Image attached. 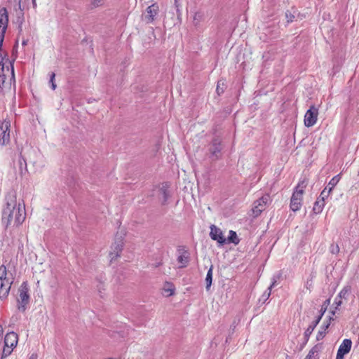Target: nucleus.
Segmentation results:
<instances>
[{
  "label": "nucleus",
  "mask_w": 359,
  "mask_h": 359,
  "mask_svg": "<svg viewBox=\"0 0 359 359\" xmlns=\"http://www.w3.org/2000/svg\"><path fill=\"white\" fill-rule=\"evenodd\" d=\"M26 212L24 204L19 203L18 206L15 204L8 203L6 207L3 210L2 222L6 227H8L12 223L14 226H19L25 219Z\"/></svg>",
  "instance_id": "f257e3e1"
},
{
  "label": "nucleus",
  "mask_w": 359,
  "mask_h": 359,
  "mask_svg": "<svg viewBox=\"0 0 359 359\" xmlns=\"http://www.w3.org/2000/svg\"><path fill=\"white\" fill-rule=\"evenodd\" d=\"M11 278L7 276V270L4 265L0 266V298H6L12 285Z\"/></svg>",
  "instance_id": "f03ea898"
},
{
  "label": "nucleus",
  "mask_w": 359,
  "mask_h": 359,
  "mask_svg": "<svg viewBox=\"0 0 359 359\" xmlns=\"http://www.w3.org/2000/svg\"><path fill=\"white\" fill-rule=\"evenodd\" d=\"M18 292L19 296L17 299V307L19 311L24 313L27 309V306L29 303L30 299L29 294V288L27 283L23 282L21 284L18 290Z\"/></svg>",
  "instance_id": "7ed1b4c3"
},
{
  "label": "nucleus",
  "mask_w": 359,
  "mask_h": 359,
  "mask_svg": "<svg viewBox=\"0 0 359 359\" xmlns=\"http://www.w3.org/2000/svg\"><path fill=\"white\" fill-rule=\"evenodd\" d=\"M306 185L304 181L299 182L296 187V190L292 194L290 200V208L294 212L299 210L302 207L304 189Z\"/></svg>",
  "instance_id": "20e7f679"
},
{
  "label": "nucleus",
  "mask_w": 359,
  "mask_h": 359,
  "mask_svg": "<svg viewBox=\"0 0 359 359\" xmlns=\"http://www.w3.org/2000/svg\"><path fill=\"white\" fill-rule=\"evenodd\" d=\"M270 201V196L266 194L255 201L252 209L254 217L259 216L262 212L265 210Z\"/></svg>",
  "instance_id": "39448f33"
},
{
  "label": "nucleus",
  "mask_w": 359,
  "mask_h": 359,
  "mask_svg": "<svg viewBox=\"0 0 359 359\" xmlns=\"http://www.w3.org/2000/svg\"><path fill=\"white\" fill-rule=\"evenodd\" d=\"M123 238L122 236H116V238L114 243L112 244L111 247V250L109 252V257L111 259V262L117 257H120L121 252L123 250Z\"/></svg>",
  "instance_id": "423d86ee"
},
{
  "label": "nucleus",
  "mask_w": 359,
  "mask_h": 359,
  "mask_svg": "<svg viewBox=\"0 0 359 359\" xmlns=\"http://www.w3.org/2000/svg\"><path fill=\"white\" fill-rule=\"evenodd\" d=\"M10 127L9 121L4 120L0 122V145H6L10 142Z\"/></svg>",
  "instance_id": "0eeeda50"
},
{
  "label": "nucleus",
  "mask_w": 359,
  "mask_h": 359,
  "mask_svg": "<svg viewBox=\"0 0 359 359\" xmlns=\"http://www.w3.org/2000/svg\"><path fill=\"white\" fill-rule=\"evenodd\" d=\"M318 115V109L315 106H311L307 110L304 116V124L306 127L314 126L317 121Z\"/></svg>",
  "instance_id": "6e6552de"
},
{
  "label": "nucleus",
  "mask_w": 359,
  "mask_h": 359,
  "mask_svg": "<svg viewBox=\"0 0 359 359\" xmlns=\"http://www.w3.org/2000/svg\"><path fill=\"white\" fill-rule=\"evenodd\" d=\"M222 149V141L219 138H215L210 144L209 151L210 157L213 160H217L221 156V151Z\"/></svg>",
  "instance_id": "1a4fd4ad"
},
{
  "label": "nucleus",
  "mask_w": 359,
  "mask_h": 359,
  "mask_svg": "<svg viewBox=\"0 0 359 359\" xmlns=\"http://www.w3.org/2000/svg\"><path fill=\"white\" fill-rule=\"evenodd\" d=\"M352 346V341L349 339H345L339 347L336 359H344V355L349 353Z\"/></svg>",
  "instance_id": "9d476101"
},
{
  "label": "nucleus",
  "mask_w": 359,
  "mask_h": 359,
  "mask_svg": "<svg viewBox=\"0 0 359 359\" xmlns=\"http://www.w3.org/2000/svg\"><path fill=\"white\" fill-rule=\"evenodd\" d=\"M210 236L212 240L217 241L220 245H224L226 243V238L223 236L221 229L214 224L210 226Z\"/></svg>",
  "instance_id": "9b49d317"
},
{
  "label": "nucleus",
  "mask_w": 359,
  "mask_h": 359,
  "mask_svg": "<svg viewBox=\"0 0 359 359\" xmlns=\"http://www.w3.org/2000/svg\"><path fill=\"white\" fill-rule=\"evenodd\" d=\"M158 6L156 4H153L147 8L144 20L147 23H150L154 20L155 17L158 13Z\"/></svg>",
  "instance_id": "f8f14e48"
},
{
  "label": "nucleus",
  "mask_w": 359,
  "mask_h": 359,
  "mask_svg": "<svg viewBox=\"0 0 359 359\" xmlns=\"http://www.w3.org/2000/svg\"><path fill=\"white\" fill-rule=\"evenodd\" d=\"M170 184L168 182L163 183L158 189V196L162 200V204H165L169 196Z\"/></svg>",
  "instance_id": "ddd939ff"
},
{
  "label": "nucleus",
  "mask_w": 359,
  "mask_h": 359,
  "mask_svg": "<svg viewBox=\"0 0 359 359\" xmlns=\"http://www.w3.org/2000/svg\"><path fill=\"white\" fill-rule=\"evenodd\" d=\"M18 341V336L16 333L11 332L7 333L4 338V345L8 347H15Z\"/></svg>",
  "instance_id": "4468645a"
},
{
  "label": "nucleus",
  "mask_w": 359,
  "mask_h": 359,
  "mask_svg": "<svg viewBox=\"0 0 359 359\" xmlns=\"http://www.w3.org/2000/svg\"><path fill=\"white\" fill-rule=\"evenodd\" d=\"M4 58L0 55V89L3 90L6 88V74L4 69Z\"/></svg>",
  "instance_id": "2eb2a0df"
},
{
  "label": "nucleus",
  "mask_w": 359,
  "mask_h": 359,
  "mask_svg": "<svg viewBox=\"0 0 359 359\" xmlns=\"http://www.w3.org/2000/svg\"><path fill=\"white\" fill-rule=\"evenodd\" d=\"M321 319V316H318L317 319L312 322V323L308 327V328L304 332V337L305 338H309V336L311 334L313 331L314 330L316 325L319 323L320 320Z\"/></svg>",
  "instance_id": "dca6fc26"
},
{
  "label": "nucleus",
  "mask_w": 359,
  "mask_h": 359,
  "mask_svg": "<svg viewBox=\"0 0 359 359\" xmlns=\"http://www.w3.org/2000/svg\"><path fill=\"white\" fill-rule=\"evenodd\" d=\"M325 205V201L323 200H320V198H318L317 201L315 202L313 211L315 214H319L322 212L323 208Z\"/></svg>",
  "instance_id": "f3484780"
},
{
  "label": "nucleus",
  "mask_w": 359,
  "mask_h": 359,
  "mask_svg": "<svg viewBox=\"0 0 359 359\" xmlns=\"http://www.w3.org/2000/svg\"><path fill=\"white\" fill-rule=\"evenodd\" d=\"M212 271H213V266L211 265L209 270L208 271L206 278H205V283H206V290H209L210 287L212 285Z\"/></svg>",
  "instance_id": "a211bd4d"
},
{
  "label": "nucleus",
  "mask_w": 359,
  "mask_h": 359,
  "mask_svg": "<svg viewBox=\"0 0 359 359\" xmlns=\"http://www.w3.org/2000/svg\"><path fill=\"white\" fill-rule=\"evenodd\" d=\"M339 180H340L339 175L334 176V177H332L331 179V180L330 181V182L328 183V184L327 185V187L325 188H327L329 190V191H332V190L337 184V183L339 182Z\"/></svg>",
  "instance_id": "6ab92c4d"
},
{
  "label": "nucleus",
  "mask_w": 359,
  "mask_h": 359,
  "mask_svg": "<svg viewBox=\"0 0 359 359\" xmlns=\"http://www.w3.org/2000/svg\"><path fill=\"white\" fill-rule=\"evenodd\" d=\"M351 294V287L346 286L344 287L341 292L339 293L338 296L343 299L347 300L348 296Z\"/></svg>",
  "instance_id": "aec40b11"
},
{
  "label": "nucleus",
  "mask_w": 359,
  "mask_h": 359,
  "mask_svg": "<svg viewBox=\"0 0 359 359\" xmlns=\"http://www.w3.org/2000/svg\"><path fill=\"white\" fill-rule=\"evenodd\" d=\"M239 238H238V236L236 233L232 230L229 231V236L228 237V242L232 243L234 244H238L239 243Z\"/></svg>",
  "instance_id": "412c9836"
},
{
  "label": "nucleus",
  "mask_w": 359,
  "mask_h": 359,
  "mask_svg": "<svg viewBox=\"0 0 359 359\" xmlns=\"http://www.w3.org/2000/svg\"><path fill=\"white\" fill-rule=\"evenodd\" d=\"M330 324L327 323L320 327V330L318 331V334L316 336V339L318 341H320L323 339V337L325 336L326 330L328 328Z\"/></svg>",
  "instance_id": "4be33fe9"
},
{
  "label": "nucleus",
  "mask_w": 359,
  "mask_h": 359,
  "mask_svg": "<svg viewBox=\"0 0 359 359\" xmlns=\"http://www.w3.org/2000/svg\"><path fill=\"white\" fill-rule=\"evenodd\" d=\"M177 262L181 264L180 268H183L187 266L189 262V257L185 255H181L177 257Z\"/></svg>",
  "instance_id": "5701e85b"
},
{
  "label": "nucleus",
  "mask_w": 359,
  "mask_h": 359,
  "mask_svg": "<svg viewBox=\"0 0 359 359\" xmlns=\"http://www.w3.org/2000/svg\"><path fill=\"white\" fill-rule=\"evenodd\" d=\"M276 279L275 278H273L272 283L268 287L267 290L262 295V297L264 298V299H267L270 297L271 289L276 285Z\"/></svg>",
  "instance_id": "b1692460"
},
{
  "label": "nucleus",
  "mask_w": 359,
  "mask_h": 359,
  "mask_svg": "<svg viewBox=\"0 0 359 359\" xmlns=\"http://www.w3.org/2000/svg\"><path fill=\"white\" fill-rule=\"evenodd\" d=\"M225 89V83L224 80H219L217 82L216 91L218 95H220L224 93Z\"/></svg>",
  "instance_id": "393cba45"
},
{
  "label": "nucleus",
  "mask_w": 359,
  "mask_h": 359,
  "mask_svg": "<svg viewBox=\"0 0 359 359\" xmlns=\"http://www.w3.org/2000/svg\"><path fill=\"white\" fill-rule=\"evenodd\" d=\"M13 347H8L4 345V347L3 348L2 355L1 359H4L6 357H8L13 351Z\"/></svg>",
  "instance_id": "a878e982"
},
{
  "label": "nucleus",
  "mask_w": 359,
  "mask_h": 359,
  "mask_svg": "<svg viewBox=\"0 0 359 359\" xmlns=\"http://www.w3.org/2000/svg\"><path fill=\"white\" fill-rule=\"evenodd\" d=\"M343 304V299L339 297V296H337L333 305H335V310L332 311V315L335 314V311L339 309V307Z\"/></svg>",
  "instance_id": "bb28decb"
},
{
  "label": "nucleus",
  "mask_w": 359,
  "mask_h": 359,
  "mask_svg": "<svg viewBox=\"0 0 359 359\" xmlns=\"http://www.w3.org/2000/svg\"><path fill=\"white\" fill-rule=\"evenodd\" d=\"M330 192L331 191H329V190L327 188H325L320 194V196L319 198L320 200H323V201H325V198L329 196Z\"/></svg>",
  "instance_id": "cd10ccee"
},
{
  "label": "nucleus",
  "mask_w": 359,
  "mask_h": 359,
  "mask_svg": "<svg viewBox=\"0 0 359 359\" xmlns=\"http://www.w3.org/2000/svg\"><path fill=\"white\" fill-rule=\"evenodd\" d=\"M55 73L52 72L50 76V83H51V88L53 90H55L56 88V84L55 83Z\"/></svg>",
  "instance_id": "c85d7f7f"
},
{
  "label": "nucleus",
  "mask_w": 359,
  "mask_h": 359,
  "mask_svg": "<svg viewBox=\"0 0 359 359\" xmlns=\"http://www.w3.org/2000/svg\"><path fill=\"white\" fill-rule=\"evenodd\" d=\"M329 304H330L329 299H327L326 301L324 302L323 305L322 306V308L320 309L321 313L320 316H321V317L323 316V313L326 311L327 306H328Z\"/></svg>",
  "instance_id": "c756f323"
},
{
  "label": "nucleus",
  "mask_w": 359,
  "mask_h": 359,
  "mask_svg": "<svg viewBox=\"0 0 359 359\" xmlns=\"http://www.w3.org/2000/svg\"><path fill=\"white\" fill-rule=\"evenodd\" d=\"M317 352L316 348H313L306 356L305 359H313L314 354Z\"/></svg>",
  "instance_id": "7c9ffc66"
},
{
  "label": "nucleus",
  "mask_w": 359,
  "mask_h": 359,
  "mask_svg": "<svg viewBox=\"0 0 359 359\" xmlns=\"http://www.w3.org/2000/svg\"><path fill=\"white\" fill-rule=\"evenodd\" d=\"M330 251L332 254L337 253L339 251V246L337 245H331Z\"/></svg>",
  "instance_id": "2f4dec72"
},
{
  "label": "nucleus",
  "mask_w": 359,
  "mask_h": 359,
  "mask_svg": "<svg viewBox=\"0 0 359 359\" xmlns=\"http://www.w3.org/2000/svg\"><path fill=\"white\" fill-rule=\"evenodd\" d=\"M10 65H11V81H15V74H14V67H13V65L12 62H10Z\"/></svg>",
  "instance_id": "473e14b6"
},
{
  "label": "nucleus",
  "mask_w": 359,
  "mask_h": 359,
  "mask_svg": "<svg viewBox=\"0 0 359 359\" xmlns=\"http://www.w3.org/2000/svg\"><path fill=\"white\" fill-rule=\"evenodd\" d=\"M286 18L287 19V22H292L293 18H294L293 15L291 13H285Z\"/></svg>",
  "instance_id": "72a5a7b5"
},
{
  "label": "nucleus",
  "mask_w": 359,
  "mask_h": 359,
  "mask_svg": "<svg viewBox=\"0 0 359 359\" xmlns=\"http://www.w3.org/2000/svg\"><path fill=\"white\" fill-rule=\"evenodd\" d=\"M165 292H167L168 296L172 295L174 294V289L173 288H168L165 289Z\"/></svg>",
  "instance_id": "f704fd0d"
},
{
  "label": "nucleus",
  "mask_w": 359,
  "mask_h": 359,
  "mask_svg": "<svg viewBox=\"0 0 359 359\" xmlns=\"http://www.w3.org/2000/svg\"><path fill=\"white\" fill-rule=\"evenodd\" d=\"M102 1L103 0H92V4L95 6H100L101 4Z\"/></svg>",
  "instance_id": "c9c22d12"
},
{
  "label": "nucleus",
  "mask_w": 359,
  "mask_h": 359,
  "mask_svg": "<svg viewBox=\"0 0 359 359\" xmlns=\"http://www.w3.org/2000/svg\"><path fill=\"white\" fill-rule=\"evenodd\" d=\"M15 1H18V8L20 9L19 14L22 15L23 13H22V10L21 8V0H15Z\"/></svg>",
  "instance_id": "e433bc0d"
},
{
  "label": "nucleus",
  "mask_w": 359,
  "mask_h": 359,
  "mask_svg": "<svg viewBox=\"0 0 359 359\" xmlns=\"http://www.w3.org/2000/svg\"><path fill=\"white\" fill-rule=\"evenodd\" d=\"M29 359H37V356L35 354H32Z\"/></svg>",
  "instance_id": "4c0bfd02"
},
{
  "label": "nucleus",
  "mask_w": 359,
  "mask_h": 359,
  "mask_svg": "<svg viewBox=\"0 0 359 359\" xmlns=\"http://www.w3.org/2000/svg\"><path fill=\"white\" fill-rule=\"evenodd\" d=\"M27 43H28V40L26 39V40L22 41V46H26L27 44Z\"/></svg>",
  "instance_id": "58836bf2"
},
{
  "label": "nucleus",
  "mask_w": 359,
  "mask_h": 359,
  "mask_svg": "<svg viewBox=\"0 0 359 359\" xmlns=\"http://www.w3.org/2000/svg\"><path fill=\"white\" fill-rule=\"evenodd\" d=\"M33 6L35 7L36 6V0H32Z\"/></svg>",
  "instance_id": "ea45409f"
},
{
  "label": "nucleus",
  "mask_w": 359,
  "mask_h": 359,
  "mask_svg": "<svg viewBox=\"0 0 359 359\" xmlns=\"http://www.w3.org/2000/svg\"><path fill=\"white\" fill-rule=\"evenodd\" d=\"M178 1H179V0H175V4H176V6H178V5H177Z\"/></svg>",
  "instance_id": "a19ab883"
},
{
  "label": "nucleus",
  "mask_w": 359,
  "mask_h": 359,
  "mask_svg": "<svg viewBox=\"0 0 359 359\" xmlns=\"http://www.w3.org/2000/svg\"><path fill=\"white\" fill-rule=\"evenodd\" d=\"M6 71H7V72H9V67H6Z\"/></svg>",
  "instance_id": "79ce46f5"
}]
</instances>
